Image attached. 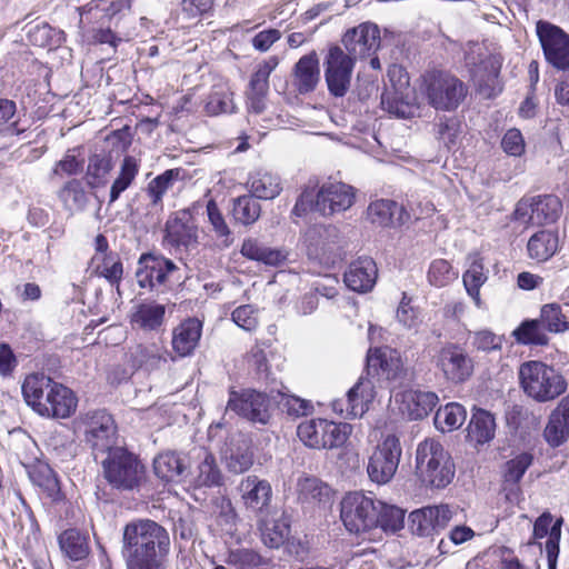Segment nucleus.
Segmentation results:
<instances>
[{
    "instance_id": "1",
    "label": "nucleus",
    "mask_w": 569,
    "mask_h": 569,
    "mask_svg": "<svg viewBox=\"0 0 569 569\" xmlns=\"http://www.w3.org/2000/svg\"><path fill=\"white\" fill-rule=\"evenodd\" d=\"M415 472L426 487L442 489L452 481L456 468L440 441L428 438L417 446Z\"/></svg>"
},
{
    "instance_id": "2",
    "label": "nucleus",
    "mask_w": 569,
    "mask_h": 569,
    "mask_svg": "<svg viewBox=\"0 0 569 569\" xmlns=\"http://www.w3.org/2000/svg\"><path fill=\"white\" fill-rule=\"evenodd\" d=\"M518 377L525 395L539 403L553 401L568 388L565 376L542 361L523 362Z\"/></svg>"
},
{
    "instance_id": "3",
    "label": "nucleus",
    "mask_w": 569,
    "mask_h": 569,
    "mask_svg": "<svg viewBox=\"0 0 569 569\" xmlns=\"http://www.w3.org/2000/svg\"><path fill=\"white\" fill-rule=\"evenodd\" d=\"M422 92L436 110L453 111L465 100L468 88L456 76L433 70L422 77Z\"/></svg>"
},
{
    "instance_id": "4",
    "label": "nucleus",
    "mask_w": 569,
    "mask_h": 569,
    "mask_svg": "<svg viewBox=\"0 0 569 569\" xmlns=\"http://www.w3.org/2000/svg\"><path fill=\"white\" fill-rule=\"evenodd\" d=\"M352 426L327 419H310L299 423L297 435L311 449L332 450L341 448L349 439Z\"/></svg>"
},
{
    "instance_id": "5",
    "label": "nucleus",
    "mask_w": 569,
    "mask_h": 569,
    "mask_svg": "<svg viewBox=\"0 0 569 569\" xmlns=\"http://www.w3.org/2000/svg\"><path fill=\"white\" fill-rule=\"evenodd\" d=\"M379 503L362 492H349L341 501L340 517L351 533L366 532L377 527Z\"/></svg>"
},
{
    "instance_id": "6",
    "label": "nucleus",
    "mask_w": 569,
    "mask_h": 569,
    "mask_svg": "<svg viewBox=\"0 0 569 569\" xmlns=\"http://www.w3.org/2000/svg\"><path fill=\"white\" fill-rule=\"evenodd\" d=\"M102 469L104 478L113 488L132 490L139 486V458L123 447L107 452Z\"/></svg>"
},
{
    "instance_id": "7",
    "label": "nucleus",
    "mask_w": 569,
    "mask_h": 569,
    "mask_svg": "<svg viewBox=\"0 0 569 569\" xmlns=\"http://www.w3.org/2000/svg\"><path fill=\"white\" fill-rule=\"evenodd\" d=\"M401 456L402 447L399 438L387 435L369 457L367 472L370 480L378 485L390 482L398 470Z\"/></svg>"
},
{
    "instance_id": "8",
    "label": "nucleus",
    "mask_w": 569,
    "mask_h": 569,
    "mask_svg": "<svg viewBox=\"0 0 569 569\" xmlns=\"http://www.w3.org/2000/svg\"><path fill=\"white\" fill-rule=\"evenodd\" d=\"M356 59L346 53L340 46H331L325 57V80L328 91L336 98H342L351 87Z\"/></svg>"
},
{
    "instance_id": "9",
    "label": "nucleus",
    "mask_w": 569,
    "mask_h": 569,
    "mask_svg": "<svg viewBox=\"0 0 569 569\" xmlns=\"http://www.w3.org/2000/svg\"><path fill=\"white\" fill-rule=\"evenodd\" d=\"M189 487L194 492L204 493L207 489H214L224 486L226 477L220 468L216 456L206 450L199 449L193 456L189 470ZM197 500L200 498L194 493Z\"/></svg>"
},
{
    "instance_id": "10",
    "label": "nucleus",
    "mask_w": 569,
    "mask_h": 569,
    "mask_svg": "<svg viewBox=\"0 0 569 569\" xmlns=\"http://www.w3.org/2000/svg\"><path fill=\"white\" fill-rule=\"evenodd\" d=\"M536 31L547 62L558 70H569V34L542 20L537 22Z\"/></svg>"
},
{
    "instance_id": "11",
    "label": "nucleus",
    "mask_w": 569,
    "mask_h": 569,
    "mask_svg": "<svg viewBox=\"0 0 569 569\" xmlns=\"http://www.w3.org/2000/svg\"><path fill=\"white\" fill-rule=\"evenodd\" d=\"M86 441L93 450L94 457L116 449L117 427L111 415L106 410L88 412L84 418Z\"/></svg>"
},
{
    "instance_id": "12",
    "label": "nucleus",
    "mask_w": 569,
    "mask_h": 569,
    "mask_svg": "<svg viewBox=\"0 0 569 569\" xmlns=\"http://www.w3.org/2000/svg\"><path fill=\"white\" fill-rule=\"evenodd\" d=\"M562 212V203L557 196L545 194L520 200L515 210L517 220L527 221L533 226L556 222Z\"/></svg>"
},
{
    "instance_id": "13",
    "label": "nucleus",
    "mask_w": 569,
    "mask_h": 569,
    "mask_svg": "<svg viewBox=\"0 0 569 569\" xmlns=\"http://www.w3.org/2000/svg\"><path fill=\"white\" fill-rule=\"evenodd\" d=\"M376 397L373 382L360 377L358 382L347 392L345 398L332 401V410L346 418L362 417Z\"/></svg>"
},
{
    "instance_id": "14",
    "label": "nucleus",
    "mask_w": 569,
    "mask_h": 569,
    "mask_svg": "<svg viewBox=\"0 0 569 569\" xmlns=\"http://www.w3.org/2000/svg\"><path fill=\"white\" fill-rule=\"evenodd\" d=\"M436 365L445 378L451 382L466 381L473 371L471 358L457 345L449 343L442 347L436 356Z\"/></svg>"
},
{
    "instance_id": "15",
    "label": "nucleus",
    "mask_w": 569,
    "mask_h": 569,
    "mask_svg": "<svg viewBox=\"0 0 569 569\" xmlns=\"http://www.w3.org/2000/svg\"><path fill=\"white\" fill-rule=\"evenodd\" d=\"M228 410L234 411L251 422L266 425L270 419L267 396L254 390H246L241 393L232 391L227 405Z\"/></svg>"
},
{
    "instance_id": "16",
    "label": "nucleus",
    "mask_w": 569,
    "mask_h": 569,
    "mask_svg": "<svg viewBox=\"0 0 569 569\" xmlns=\"http://www.w3.org/2000/svg\"><path fill=\"white\" fill-rule=\"evenodd\" d=\"M345 52L353 59H362L375 53L380 44V32L376 24L362 23L348 30L341 40Z\"/></svg>"
},
{
    "instance_id": "17",
    "label": "nucleus",
    "mask_w": 569,
    "mask_h": 569,
    "mask_svg": "<svg viewBox=\"0 0 569 569\" xmlns=\"http://www.w3.org/2000/svg\"><path fill=\"white\" fill-rule=\"evenodd\" d=\"M368 375L387 381H396L405 375L403 362L399 351L390 347L369 349L367 353Z\"/></svg>"
},
{
    "instance_id": "18",
    "label": "nucleus",
    "mask_w": 569,
    "mask_h": 569,
    "mask_svg": "<svg viewBox=\"0 0 569 569\" xmlns=\"http://www.w3.org/2000/svg\"><path fill=\"white\" fill-rule=\"evenodd\" d=\"M278 64L279 58L277 56H270L257 64L246 92L247 104L250 111L259 114L264 110L266 98L269 92V77Z\"/></svg>"
},
{
    "instance_id": "19",
    "label": "nucleus",
    "mask_w": 569,
    "mask_h": 569,
    "mask_svg": "<svg viewBox=\"0 0 569 569\" xmlns=\"http://www.w3.org/2000/svg\"><path fill=\"white\" fill-rule=\"evenodd\" d=\"M353 201V188L342 182L325 183L318 190V212L322 216L346 211L352 206Z\"/></svg>"
},
{
    "instance_id": "20",
    "label": "nucleus",
    "mask_w": 569,
    "mask_h": 569,
    "mask_svg": "<svg viewBox=\"0 0 569 569\" xmlns=\"http://www.w3.org/2000/svg\"><path fill=\"white\" fill-rule=\"evenodd\" d=\"M543 438L553 448L563 445L569 439V393L550 412L543 429Z\"/></svg>"
},
{
    "instance_id": "21",
    "label": "nucleus",
    "mask_w": 569,
    "mask_h": 569,
    "mask_svg": "<svg viewBox=\"0 0 569 569\" xmlns=\"http://www.w3.org/2000/svg\"><path fill=\"white\" fill-rule=\"evenodd\" d=\"M293 86L300 94L316 90L320 82V66L318 53L313 50L302 56L292 69Z\"/></svg>"
},
{
    "instance_id": "22",
    "label": "nucleus",
    "mask_w": 569,
    "mask_h": 569,
    "mask_svg": "<svg viewBox=\"0 0 569 569\" xmlns=\"http://www.w3.org/2000/svg\"><path fill=\"white\" fill-rule=\"evenodd\" d=\"M377 274L376 262L369 257H361L350 263L345 272L343 280L352 291L368 292L373 288Z\"/></svg>"
},
{
    "instance_id": "23",
    "label": "nucleus",
    "mask_w": 569,
    "mask_h": 569,
    "mask_svg": "<svg viewBox=\"0 0 569 569\" xmlns=\"http://www.w3.org/2000/svg\"><path fill=\"white\" fill-rule=\"evenodd\" d=\"M58 382L43 373L28 376L22 385V395L28 406L37 413L42 405H51V396Z\"/></svg>"
},
{
    "instance_id": "24",
    "label": "nucleus",
    "mask_w": 569,
    "mask_h": 569,
    "mask_svg": "<svg viewBox=\"0 0 569 569\" xmlns=\"http://www.w3.org/2000/svg\"><path fill=\"white\" fill-rule=\"evenodd\" d=\"M238 489L246 508L253 512L262 511L271 501L272 489L270 483L257 476L243 478Z\"/></svg>"
},
{
    "instance_id": "25",
    "label": "nucleus",
    "mask_w": 569,
    "mask_h": 569,
    "mask_svg": "<svg viewBox=\"0 0 569 569\" xmlns=\"http://www.w3.org/2000/svg\"><path fill=\"white\" fill-rule=\"evenodd\" d=\"M167 237L176 246H196L198 243V227L188 210H180L166 224Z\"/></svg>"
},
{
    "instance_id": "26",
    "label": "nucleus",
    "mask_w": 569,
    "mask_h": 569,
    "mask_svg": "<svg viewBox=\"0 0 569 569\" xmlns=\"http://www.w3.org/2000/svg\"><path fill=\"white\" fill-rule=\"evenodd\" d=\"M532 463V456L523 452L506 462L503 471V491L506 499L515 502L519 498L520 489L518 482Z\"/></svg>"
},
{
    "instance_id": "27",
    "label": "nucleus",
    "mask_w": 569,
    "mask_h": 569,
    "mask_svg": "<svg viewBox=\"0 0 569 569\" xmlns=\"http://www.w3.org/2000/svg\"><path fill=\"white\" fill-rule=\"evenodd\" d=\"M54 392L51 396V405H42L39 408V415L48 418L64 419L70 417L77 408V398L73 392L61 383L54 386Z\"/></svg>"
},
{
    "instance_id": "28",
    "label": "nucleus",
    "mask_w": 569,
    "mask_h": 569,
    "mask_svg": "<svg viewBox=\"0 0 569 569\" xmlns=\"http://www.w3.org/2000/svg\"><path fill=\"white\" fill-rule=\"evenodd\" d=\"M202 332V322L197 318H189L182 321L174 330L172 336L173 349L180 356L190 355L200 340Z\"/></svg>"
},
{
    "instance_id": "29",
    "label": "nucleus",
    "mask_w": 569,
    "mask_h": 569,
    "mask_svg": "<svg viewBox=\"0 0 569 569\" xmlns=\"http://www.w3.org/2000/svg\"><path fill=\"white\" fill-rule=\"evenodd\" d=\"M28 473L32 483L39 487L51 501L60 502L64 499L60 481L48 463L38 462L29 469Z\"/></svg>"
},
{
    "instance_id": "30",
    "label": "nucleus",
    "mask_w": 569,
    "mask_h": 569,
    "mask_svg": "<svg viewBox=\"0 0 569 569\" xmlns=\"http://www.w3.org/2000/svg\"><path fill=\"white\" fill-rule=\"evenodd\" d=\"M141 521H133L123 530L122 555L128 569H142Z\"/></svg>"
},
{
    "instance_id": "31",
    "label": "nucleus",
    "mask_w": 569,
    "mask_h": 569,
    "mask_svg": "<svg viewBox=\"0 0 569 569\" xmlns=\"http://www.w3.org/2000/svg\"><path fill=\"white\" fill-rule=\"evenodd\" d=\"M61 552L71 561H80L90 553L89 538L78 529H67L58 537Z\"/></svg>"
},
{
    "instance_id": "32",
    "label": "nucleus",
    "mask_w": 569,
    "mask_h": 569,
    "mask_svg": "<svg viewBox=\"0 0 569 569\" xmlns=\"http://www.w3.org/2000/svg\"><path fill=\"white\" fill-rule=\"evenodd\" d=\"M559 248V237L556 231L540 230L532 234L528 241L527 249L529 257L538 261H546L551 258Z\"/></svg>"
},
{
    "instance_id": "33",
    "label": "nucleus",
    "mask_w": 569,
    "mask_h": 569,
    "mask_svg": "<svg viewBox=\"0 0 569 569\" xmlns=\"http://www.w3.org/2000/svg\"><path fill=\"white\" fill-rule=\"evenodd\" d=\"M250 193L257 199L271 200L282 190L281 180L277 174L257 171L248 180Z\"/></svg>"
},
{
    "instance_id": "34",
    "label": "nucleus",
    "mask_w": 569,
    "mask_h": 569,
    "mask_svg": "<svg viewBox=\"0 0 569 569\" xmlns=\"http://www.w3.org/2000/svg\"><path fill=\"white\" fill-rule=\"evenodd\" d=\"M187 469L184 459L176 451H164L153 459V471L157 477L166 481L178 479Z\"/></svg>"
},
{
    "instance_id": "35",
    "label": "nucleus",
    "mask_w": 569,
    "mask_h": 569,
    "mask_svg": "<svg viewBox=\"0 0 569 569\" xmlns=\"http://www.w3.org/2000/svg\"><path fill=\"white\" fill-rule=\"evenodd\" d=\"M169 545L168 532L154 521L144 520V558L167 557Z\"/></svg>"
},
{
    "instance_id": "36",
    "label": "nucleus",
    "mask_w": 569,
    "mask_h": 569,
    "mask_svg": "<svg viewBox=\"0 0 569 569\" xmlns=\"http://www.w3.org/2000/svg\"><path fill=\"white\" fill-rule=\"evenodd\" d=\"M496 422L493 416L482 409L472 413L468 426V437L471 441L482 445L490 441L495 436Z\"/></svg>"
},
{
    "instance_id": "37",
    "label": "nucleus",
    "mask_w": 569,
    "mask_h": 569,
    "mask_svg": "<svg viewBox=\"0 0 569 569\" xmlns=\"http://www.w3.org/2000/svg\"><path fill=\"white\" fill-rule=\"evenodd\" d=\"M176 269L172 261L144 253V282L147 281L150 288L164 283L167 277Z\"/></svg>"
},
{
    "instance_id": "38",
    "label": "nucleus",
    "mask_w": 569,
    "mask_h": 569,
    "mask_svg": "<svg viewBox=\"0 0 569 569\" xmlns=\"http://www.w3.org/2000/svg\"><path fill=\"white\" fill-rule=\"evenodd\" d=\"M298 497L302 502L313 503L329 499V487L316 477H302L297 483Z\"/></svg>"
},
{
    "instance_id": "39",
    "label": "nucleus",
    "mask_w": 569,
    "mask_h": 569,
    "mask_svg": "<svg viewBox=\"0 0 569 569\" xmlns=\"http://www.w3.org/2000/svg\"><path fill=\"white\" fill-rule=\"evenodd\" d=\"M466 410L461 405L448 403L436 412L435 425L442 432H449L460 428L466 420Z\"/></svg>"
},
{
    "instance_id": "40",
    "label": "nucleus",
    "mask_w": 569,
    "mask_h": 569,
    "mask_svg": "<svg viewBox=\"0 0 569 569\" xmlns=\"http://www.w3.org/2000/svg\"><path fill=\"white\" fill-rule=\"evenodd\" d=\"M94 273L106 278L110 283L118 282L122 277V264L117 254L96 253L91 259Z\"/></svg>"
},
{
    "instance_id": "41",
    "label": "nucleus",
    "mask_w": 569,
    "mask_h": 569,
    "mask_svg": "<svg viewBox=\"0 0 569 569\" xmlns=\"http://www.w3.org/2000/svg\"><path fill=\"white\" fill-rule=\"evenodd\" d=\"M178 176L179 170L169 169L148 183L147 194L156 211L162 210V196L173 186Z\"/></svg>"
},
{
    "instance_id": "42",
    "label": "nucleus",
    "mask_w": 569,
    "mask_h": 569,
    "mask_svg": "<svg viewBox=\"0 0 569 569\" xmlns=\"http://www.w3.org/2000/svg\"><path fill=\"white\" fill-rule=\"evenodd\" d=\"M232 213L238 222L252 224L260 217L261 206L252 194L240 196L233 200Z\"/></svg>"
},
{
    "instance_id": "43",
    "label": "nucleus",
    "mask_w": 569,
    "mask_h": 569,
    "mask_svg": "<svg viewBox=\"0 0 569 569\" xmlns=\"http://www.w3.org/2000/svg\"><path fill=\"white\" fill-rule=\"evenodd\" d=\"M546 331L541 321L532 319L523 321L512 335L519 343L543 346L548 343Z\"/></svg>"
},
{
    "instance_id": "44",
    "label": "nucleus",
    "mask_w": 569,
    "mask_h": 569,
    "mask_svg": "<svg viewBox=\"0 0 569 569\" xmlns=\"http://www.w3.org/2000/svg\"><path fill=\"white\" fill-rule=\"evenodd\" d=\"M409 400L410 417L420 420L427 417L438 403V396L431 391H411L407 396Z\"/></svg>"
},
{
    "instance_id": "45",
    "label": "nucleus",
    "mask_w": 569,
    "mask_h": 569,
    "mask_svg": "<svg viewBox=\"0 0 569 569\" xmlns=\"http://www.w3.org/2000/svg\"><path fill=\"white\" fill-rule=\"evenodd\" d=\"M399 208L397 202L389 199H379L371 202L367 209V218L379 227H388L392 223L395 213Z\"/></svg>"
},
{
    "instance_id": "46",
    "label": "nucleus",
    "mask_w": 569,
    "mask_h": 569,
    "mask_svg": "<svg viewBox=\"0 0 569 569\" xmlns=\"http://www.w3.org/2000/svg\"><path fill=\"white\" fill-rule=\"evenodd\" d=\"M63 207L69 211H78L84 208L87 203V194L82 183L72 179L68 181L58 193Z\"/></svg>"
},
{
    "instance_id": "47",
    "label": "nucleus",
    "mask_w": 569,
    "mask_h": 569,
    "mask_svg": "<svg viewBox=\"0 0 569 569\" xmlns=\"http://www.w3.org/2000/svg\"><path fill=\"white\" fill-rule=\"evenodd\" d=\"M377 527L385 531L396 532L403 527L405 512L396 506L386 505L379 500Z\"/></svg>"
},
{
    "instance_id": "48",
    "label": "nucleus",
    "mask_w": 569,
    "mask_h": 569,
    "mask_svg": "<svg viewBox=\"0 0 569 569\" xmlns=\"http://www.w3.org/2000/svg\"><path fill=\"white\" fill-rule=\"evenodd\" d=\"M487 276L483 273V266L479 261H473L470 268L463 274V284L468 295L473 299L477 307L481 306L480 287L486 282Z\"/></svg>"
},
{
    "instance_id": "49",
    "label": "nucleus",
    "mask_w": 569,
    "mask_h": 569,
    "mask_svg": "<svg viewBox=\"0 0 569 569\" xmlns=\"http://www.w3.org/2000/svg\"><path fill=\"white\" fill-rule=\"evenodd\" d=\"M139 166L131 157H126L121 164L119 177L114 180L110 190V201H116L120 193L124 191L138 173Z\"/></svg>"
},
{
    "instance_id": "50",
    "label": "nucleus",
    "mask_w": 569,
    "mask_h": 569,
    "mask_svg": "<svg viewBox=\"0 0 569 569\" xmlns=\"http://www.w3.org/2000/svg\"><path fill=\"white\" fill-rule=\"evenodd\" d=\"M538 320L550 332H561L569 329V323L565 320L561 308L557 303L545 305Z\"/></svg>"
},
{
    "instance_id": "51",
    "label": "nucleus",
    "mask_w": 569,
    "mask_h": 569,
    "mask_svg": "<svg viewBox=\"0 0 569 569\" xmlns=\"http://www.w3.org/2000/svg\"><path fill=\"white\" fill-rule=\"evenodd\" d=\"M226 562L237 569H253L263 565L262 557L252 549H236L228 552Z\"/></svg>"
},
{
    "instance_id": "52",
    "label": "nucleus",
    "mask_w": 569,
    "mask_h": 569,
    "mask_svg": "<svg viewBox=\"0 0 569 569\" xmlns=\"http://www.w3.org/2000/svg\"><path fill=\"white\" fill-rule=\"evenodd\" d=\"M233 109L232 93L224 88L211 92L206 102V111L210 116L232 112Z\"/></svg>"
},
{
    "instance_id": "53",
    "label": "nucleus",
    "mask_w": 569,
    "mask_h": 569,
    "mask_svg": "<svg viewBox=\"0 0 569 569\" xmlns=\"http://www.w3.org/2000/svg\"><path fill=\"white\" fill-rule=\"evenodd\" d=\"M113 168L111 156L96 153L89 158L87 174L94 181H89L91 186L102 182L107 174Z\"/></svg>"
},
{
    "instance_id": "54",
    "label": "nucleus",
    "mask_w": 569,
    "mask_h": 569,
    "mask_svg": "<svg viewBox=\"0 0 569 569\" xmlns=\"http://www.w3.org/2000/svg\"><path fill=\"white\" fill-rule=\"evenodd\" d=\"M409 519L412 532L420 537H428L436 531L432 522V511H430L429 506L412 511Z\"/></svg>"
},
{
    "instance_id": "55",
    "label": "nucleus",
    "mask_w": 569,
    "mask_h": 569,
    "mask_svg": "<svg viewBox=\"0 0 569 569\" xmlns=\"http://www.w3.org/2000/svg\"><path fill=\"white\" fill-rule=\"evenodd\" d=\"M428 278L431 284L445 287L457 278V272L452 270V267L447 260L438 259L431 263Z\"/></svg>"
},
{
    "instance_id": "56",
    "label": "nucleus",
    "mask_w": 569,
    "mask_h": 569,
    "mask_svg": "<svg viewBox=\"0 0 569 569\" xmlns=\"http://www.w3.org/2000/svg\"><path fill=\"white\" fill-rule=\"evenodd\" d=\"M382 104L386 106L388 112L395 114L398 118H410L413 116L416 108L408 101H405L403 97L398 92L385 93L381 100Z\"/></svg>"
},
{
    "instance_id": "57",
    "label": "nucleus",
    "mask_w": 569,
    "mask_h": 569,
    "mask_svg": "<svg viewBox=\"0 0 569 569\" xmlns=\"http://www.w3.org/2000/svg\"><path fill=\"white\" fill-rule=\"evenodd\" d=\"M279 407L290 416H305L313 410L311 401L291 395H280Z\"/></svg>"
},
{
    "instance_id": "58",
    "label": "nucleus",
    "mask_w": 569,
    "mask_h": 569,
    "mask_svg": "<svg viewBox=\"0 0 569 569\" xmlns=\"http://www.w3.org/2000/svg\"><path fill=\"white\" fill-rule=\"evenodd\" d=\"M207 213L217 237L224 238V244L228 246L231 232L216 201L212 199L207 203Z\"/></svg>"
},
{
    "instance_id": "59",
    "label": "nucleus",
    "mask_w": 569,
    "mask_h": 569,
    "mask_svg": "<svg viewBox=\"0 0 569 569\" xmlns=\"http://www.w3.org/2000/svg\"><path fill=\"white\" fill-rule=\"evenodd\" d=\"M563 519L558 518L553 523L550 531V537L546 541V553L548 559V568L556 569L557 558L559 555V541L561 537V526Z\"/></svg>"
},
{
    "instance_id": "60",
    "label": "nucleus",
    "mask_w": 569,
    "mask_h": 569,
    "mask_svg": "<svg viewBox=\"0 0 569 569\" xmlns=\"http://www.w3.org/2000/svg\"><path fill=\"white\" fill-rule=\"evenodd\" d=\"M231 316L233 322L247 331L254 330L258 326V311L251 305L236 308Z\"/></svg>"
},
{
    "instance_id": "61",
    "label": "nucleus",
    "mask_w": 569,
    "mask_h": 569,
    "mask_svg": "<svg viewBox=\"0 0 569 569\" xmlns=\"http://www.w3.org/2000/svg\"><path fill=\"white\" fill-rule=\"evenodd\" d=\"M472 346L483 352L499 350L502 347V338L490 330H479L472 335Z\"/></svg>"
},
{
    "instance_id": "62",
    "label": "nucleus",
    "mask_w": 569,
    "mask_h": 569,
    "mask_svg": "<svg viewBox=\"0 0 569 569\" xmlns=\"http://www.w3.org/2000/svg\"><path fill=\"white\" fill-rule=\"evenodd\" d=\"M253 463V455L248 449L231 451L227 458V468L230 472L242 473Z\"/></svg>"
},
{
    "instance_id": "63",
    "label": "nucleus",
    "mask_w": 569,
    "mask_h": 569,
    "mask_svg": "<svg viewBox=\"0 0 569 569\" xmlns=\"http://www.w3.org/2000/svg\"><path fill=\"white\" fill-rule=\"evenodd\" d=\"M318 190L316 188H306L300 197L298 198L293 209L292 213L297 217H302L309 211H317L318 212Z\"/></svg>"
},
{
    "instance_id": "64",
    "label": "nucleus",
    "mask_w": 569,
    "mask_h": 569,
    "mask_svg": "<svg viewBox=\"0 0 569 569\" xmlns=\"http://www.w3.org/2000/svg\"><path fill=\"white\" fill-rule=\"evenodd\" d=\"M501 147L510 156H521L525 151V140L520 130L509 129L501 140Z\"/></svg>"
}]
</instances>
